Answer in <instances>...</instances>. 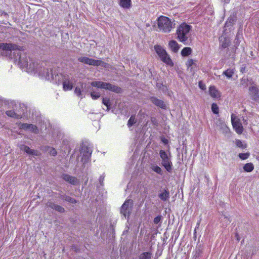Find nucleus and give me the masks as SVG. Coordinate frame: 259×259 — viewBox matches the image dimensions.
<instances>
[{
  "label": "nucleus",
  "mask_w": 259,
  "mask_h": 259,
  "mask_svg": "<svg viewBox=\"0 0 259 259\" xmlns=\"http://www.w3.org/2000/svg\"><path fill=\"white\" fill-rule=\"evenodd\" d=\"M0 52L3 56L14 59L20 67L29 73L38 74L41 78L57 82L59 81L60 76L54 75L52 68L43 67L41 65L32 62L30 59L29 64L26 54L16 45L7 43H0Z\"/></svg>",
  "instance_id": "nucleus-1"
},
{
  "label": "nucleus",
  "mask_w": 259,
  "mask_h": 259,
  "mask_svg": "<svg viewBox=\"0 0 259 259\" xmlns=\"http://www.w3.org/2000/svg\"><path fill=\"white\" fill-rule=\"evenodd\" d=\"M158 28L160 31L169 33L174 28V24L168 17L161 16L157 19Z\"/></svg>",
  "instance_id": "nucleus-2"
},
{
  "label": "nucleus",
  "mask_w": 259,
  "mask_h": 259,
  "mask_svg": "<svg viewBox=\"0 0 259 259\" xmlns=\"http://www.w3.org/2000/svg\"><path fill=\"white\" fill-rule=\"evenodd\" d=\"M191 26L186 23L181 24L177 30V38L181 41L186 45V42L190 35Z\"/></svg>",
  "instance_id": "nucleus-3"
},
{
  "label": "nucleus",
  "mask_w": 259,
  "mask_h": 259,
  "mask_svg": "<svg viewBox=\"0 0 259 259\" xmlns=\"http://www.w3.org/2000/svg\"><path fill=\"white\" fill-rule=\"evenodd\" d=\"M154 49L161 61L168 66H173L174 63L163 47L157 45L154 46Z\"/></svg>",
  "instance_id": "nucleus-4"
},
{
  "label": "nucleus",
  "mask_w": 259,
  "mask_h": 259,
  "mask_svg": "<svg viewBox=\"0 0 259 259\" xmlns=\"http://www.w3.org/2000/svg\"><path fill=\"white\" fill-rule=\"evenodd\" d=\"M91 85L95 88L107 90L110 91L118 93L120 89L111 83L100 81H95L91 83Z\"/></svg>",
  "instance_id": "nucleus-5"
},
{
  "label": "nucleus",
  "mask_w": 259,
  "mask_h": 259,
  "mask_svg": "<svg viewBox=\"0 0 259 259\" xmlns=\"http://www.w3.org/2000/svg\"><path fill=\"white\" fill-rule=\"evenodd\" d=\"M159 155L162 159V165L168 172L172 170V163L170 157L164 151L161 150L159 151Z\"/></svg>",
  "instance_id": "nucleus-6"
},
{
  "label": "nucleus",
  "mask_w": 259,
  "mask_h": 259,
  "mask_svg": "<svg viewBox=\"0 0 259 259\" xmlns=\"http://www.w3.org/2000/svg\"><path fill=\"white\" fill-rule=\"evenodd\" d=\"M78 61L81 63L93 66H101L107 67L108 64L101 60H95L87 57H81L78 58Z\"/></svg>",
  "instance_id": "nucleus-7"
},
{
  "label": "nucleus",
  "mask_w": 259,
  "mask_h": 259,
  "mask_svg": "<svg viewBox=\"0 0 259 259\" xmlns=\"http://www.w3.org/2000/svg\"><path fill=\"white\" fill-rule=\"evenodd\" d=\"M133 205V200L128 199L122 204L120 209V213L125 219H128L131 213Z\"/></svg>",
  "instance_id": "nucleus-8"
},
{
  "label": "nucleus",
  "mask_w": 259,
  "mask_h": 259,
  "mask_svg": "<svg viewBox=\"0 0 259 259\" xmlns=\"http://www.w3.org/2000/svg\"><path fill=\"white\" fill-rule=\"evenodd\" d=\"M231 122L234 130L238 134L243 132V128L239 119L234 114L231 115Z\"/></svg>",
  "instance_id": "nucleus-9"
},
{
  "label": "nucleus",
  "mask_w": 259,
  "mask_h": 259,
  "mask_svg": "<svg viewBox=\"0 0 259 259\" xmlns=\"http://www.w3.org/2000/svg\"><path fill=\"white\" fill-rule=\"evenodd\" d=\"M215 124L223 134L226 135L230 133V130L224 120L221 118H217L215 120Z\"/></svg>",
  "instance_id": "nucleus-10"
},
{
  "label": "nucleus",
  "mask_w": 259,
  "mask_h": 259,
  "mask_svg": "<svg viewBox=\"0 0 259 259\" xmlns=\"http://www.w3.org/2000/svg\"><path fill=\"white\" fill-rule=\"evenodd\" d=\"M73 81L72 77L64 76L63 80V89L65 91H69L72 89Z\"/></svg>",
  "instance_id": "nucleus-11"
},
{
  "label": "nucleus",
  "mask_w": 259,
  "mask_h": 259,
  "mask_svg": "<svg viewBox=\"0 0 259 259\" xmlns=\"http://www.w3.org/2000/svg\"><path fill=\"white\" fill-rule=\"evenodd\" d=\"M89 87H87V84L85 83H81V88L79 87H76L74 90L75 94L78 97L81 98H83L85 97L82 93L87 92L88 91H85L87 88H89Z\"/></svg>",
  "instance_id": "nucleus-12"
},
{
  "label": "nucleus",
  "mask_w": 259,
  "mask_h": 259,
  "mask_svg": "<svg viewBox=\"0 0 259 259\" xmlns=\"http://www.w3.org/2000/svg\"><path fill=\"white\" fill-rule=\"evenodd\" d=\"M19 148L21 149V150L24 151L29 155L34 156H37L39 155V153L37 151L32 150L27 146L21 145L19 146Z\"/></svg>",
  "instance_id": "nucleus-13"
},
{
  "label": "nucleus",
  "mask_w": 259,
  "mask_h": 259,
  "mask_svg": "<svg viewBox=\"0 0 259 259\" xmlns=\"http://www.w3.org/2000/svg\"><path fill=\"white\" fill-rule=\"evenodd\" d=\"M63 179L71 185H77L79 183L78 180L75 177L68 175L64 174Z\"/></svg>",
  "instance_id": "nucleus-14"
},
{
  "label": "nucleus",
  "mask_w": 259,
  "mask_h": 259,
  "mask_svg": "<svg viewBox=\"0 0 259 259\" xmlns=\"http://www.w3.org/2000/svg\"><path fill=\"white\" fill-rule=\"evenodd\" d=\"M249 92L253 100L259 102V96L258 95V90L257 88L255 86H252L249 88Z\"/></svg>",
  "instance_id": "nucleus-15"
},
{
  "label": "nucleus",
  "mask_w": 259,
  "mask_h": 259,
  "mask_svg": "<svg viewBox=\"0 0 259 259\" xmlns=\"http://www.w3.org/2000/svg\"><path fill=\"white\" fill-rule=\"evenodd\" d=\"M18 126L21 129L27 130L33 132H36L37 131V127L33 124L20 123Z\"/></svg>",
  "instance_id": "nucleus-16"
},
{
  "label": "nucleus",
  "mask_w": 259,
  "mask_h": 259,
  "mask_svg": "<svg viewBox=\"0 0 259 259\" xmlns=\"http://www.w3.org/2000/svg\"><path fill=\"white\" fill-rule=\"evenodd\" d=\"M209 94L213 98H219L221 97L220 92L214 86H210L209 88Z\"/></svg>",
  "instance_id": "nucleus-17"
},
{
  "label": "nucleus",
  "mask_w": 259,
  "mask_h": 259,
  "mask_svg": "<svg viewBox=\"0 0 259 259\" xmlns=\"http://www.w3.org/2000/svg\"><path fill=\"white\" fill-rule=\"evenodd\" d=\"M168 46L171 51H172L174 53H177L180 47L178 42L175 40H171L169 42Z\"/></svg>",
  "instance_id": "nucleus-18"
},
{
  "label": "nucleus",
  "mask_w": 259,
  "mask_h": 259,
  "mask_svg": "<svg viewBox=\"0 0 259 259\" xmlns=\"http://www.w3.org/2000/svg\"><path fill=\"white\" fill-rule=\"evenodd\" d=\"M152 102L157 106L160 107L161 108H165L166 105L164 103L157 98H153L151 99Z\"/></svg>",
  "instance_id": "nucleus-19"
},
{
  "label": "nucleus",
  "mask_w": 259,
  "mask_h": 259,
  "mask_svg": "<svg viewBox=\"0 0 259 259\" xmlns=\"http://www.w3.org/2000/svg\"><path fill=\"white\" fill-rule=\"evenodd\" d=\"M220 41L221 45L222 47L223 48H226L227 47H228L229 46L230 42V40L228 38H227L225 37H224L223 36H222L220 38Z\"/></svg>",
  "instance_id": "nucleus-20"
},
{
  "label": "nucleus",
  "mask_w": 259,
  "mask_h": 259,
  "mask_svg": "<svg viewBox=\"0 0 259 259\" xmlns=\"http://www.w3.org/2000/svg\"><path fill=\"white\" fill-rule=\"evenodd\" d=\"M169 197V192L166 190H163L159 194V197L163 201H166Z\"/></svg>",
  "instance_id": "nucleus-21"
},
{
  "label": "nucleus",
  "mask_w": 259,
  "mask_h": 259,
  "mask_svg": "<svg viewBox=\"0 0 259 259\" xmlns=\"http://www.w3.org/2000/svg\"><path fill=\"white\" fill-rule=\"evenodd\" d=\"M47 206L59 212H63L64 210V208L61 206L58 205L51 202L47 203Z\"/></svg>",
  "instance_id": "nucleus-22"
},
{
  "label": "nucleus",
  "mask_w": 259,
  "mask_h": 259,
  "mask_svg": "<svg viewBox=\"0 0 259 259\" xmlns=\"http://www.w3.org/2000/svg\"><path fill=\"white\" fill-rule=\"evenodd\" d=\"M119 5L125 9H128L131 7V0H120Z\"/></svg>",
  "instance_id": "nucleus-23"
},
{
  "label": "nucleus",
  "mask_w": 259,
  "mask_h": 259,
  "mask_svg": "<svg viewBox=\"0 0 259 259\" xmlns=\"http://www.w3.org/2000/svg\"><path fill=\"white\" fill-rule=\"evenodd\" d=\"M235 73L234 68H229L223 72V75H225L227 78H231Z\"/></svg>",
  "instance_id": "nucleus-24"
},
{
  "label": "nucleus",
  "mask_w": 259,
  "mask_h": 259,
  "mask_svg": "<svg viewBox=\"0 0 259 259\" xmlns=\"http://www.w3.org/2000/svg\"><path fill=\"white\" fill-rule=\"evenodd\" d=\"M192 53V49L189 47L184 48L181 51L182 56L186 57L190 55Z\"/></svg>",
  "instance_id": "nucleus-25"
},
{
  "label": "nucleus",
  "mask_w": 259,
  "mask_h": 259,
  "mask_svg": "<svg viewBox=\"0 0 259 259\" xmlns=\"http://www.w3.org/2000/svg\"><path fill=\"white\" fill-rule=\"evenodd\" d=\"M254 166L252 163H248L244 165L243 169L246 172H251L253 170Z\"/></svg>",
  "instance_id": "nucleus-26"
},
{
  "label": "nucleus",
  "mask_w": 259,
  "mask_h": 259,
  "mask_svg": "<svg viewBox=\"0 0 259 259\" xmlns=\"http://www.w3.org/2000/svg\"><path fill=\"white\" fill-rule=\"evenodd\" d=\"M101 96L100 92L92 90L91 92V96L93 100H96Z\"/></svg>",
  "instance_id": "nucleus-27"
},
{
  "label": "nucleus",
  "mask_w": 259,
  "mask_h": 259,
  "mask_svg": "<svg viewBox=\"0 0 259 259\" xmlns=\"http://www.w3.org/2000/svg\"><path fill=\"white\" fill-rule=\"evenodd\" d=\"M196 61L193 59H189L186 62V65L187 67L190 70L192 69V66L193 65H196Z\"/></svg>",
  "instance_id": "nucleus-28"
},
{
  "label": "nucleus",
  "mask_w": 259,
  "mask_h": 259,
  "mask_svg": "<svg viewBox=\"0 0 259 259\" xmlns=\"http://www.w3.org/2000/svg\"><path fill=\"white\" fill-rule=\"evenodd\" d=\"M151 168L155 172L160 175L162 174V170L159 166L154 164L151 165Z\"/></svg>",
  "instance_id": "nucleus-29"
},
{
  "label": "nucleus",
  "mask_w": 259,
  "mask_h": 259,
  "mask_svg": "<svg viewBox=\"0 0 259 259\" xmlns=\"http://www.w3.org/2000/svg\"><path fill=\"white\" fill-rule=\"evenodd\" d=\"M6 114L10 117L16 118H19L20 116L18 115L17 114L15 113L13 111H7L6 112Z\"/></svg>",
  "instance_id": "nucleus-30"
},
{
  "label": "nucleus",
  "mask_w": 259,
  "mask_h": 259,
  "mask_svg": "<svg viewBox=\"0 0 259 259\" xmlns=\"http://www.w3.org/2000/svg\"><path fill=\"white\" fill-rule=\"evenodd\" d=\"M151 256V254L149 252H146L140 255V259H150Z\"/></svg>",
  "instance_id": "nucleus-31"
},
{
  "label": "nucleus",
  "mask_w": 259,
  "mask_h": 259,
  "mask_svg": "<svg viewBox=\"0 0 259 259\" xmlns=\"http://www.w3.org/2000/svg\"><path fill=\"white\" fill-rule=\"evenodd\" d=\"M249 155L250 154L249 153L239 154V157L242 160H245L247 159Z\"/></svg>",
  "instance_id": "nucleus-32"
},
{
  "label": "nucleus",
  "mask_w": 259,
  "mask_h": 259,
  "mask_svg": "<svg viewBox=\"0 0 259 259\" xmlns=\"http://www.w3.org/2000/svg\"><path fill=\"white\" fill-rule=\"evenodd\" d=\"M62 199H64L66 201H68V202H70L72 203H76L75 200H74V199L71 198L69 196H63V197H62Z\"/></svg>",
  "instance_id": "nucleus-33"
},
{
  "label": "nucleus",
  "mask_w": 259,
  "mask_h": 259,
  "mask_svg": "<svg viewBox=\"0 0 259 259\" xmlns=\"http://www.w3.org/2000/svg\"><path fill=\"white\" fill-rule=\"evenodd\" d=\"M211 110L215 114H218L219 113V108L216 104L213 103L212 104Z\"/></svg>",
  "instance_id": "nucleus-34"
},
{
  "label": "nucleus",
  "mask_w": 259,
  "mask_h": 259,
  "mask_svg": "<svg viewBox=\"0 0 259 259\" xmlns=\"http://www.w3.org/2000/svg\"><path fill=\"white\" fill-rule=\"evenodd\" d=\"M136 122V120H135V116H132L130 119L128 120V123H127V125H128V126H132L134 123H135Z\"/></svg>",
  "instance_id": "nucleus-35"
},
{
  "label": "nucleus",
  "mask_w": 259,
  "mask_h": 259,
  "mask_svg": "<svg viewBox=\"0 0 259 259\" xmlns=\"http://www.w3.org/2000/svg\"><path fill=\"white\" fill-rule=\"evenodd\" d=\"M102 103L107 107V110H109L110 106L109 99L108 98H103Z\"/></svg>",
  "instance_id": "nucleus-36"
},
{
  "label": "nucleus",
  "mask_w": 259,
  "mask_h": 259,
  "mask_svg": "<svg viewBox=\"0 0 259 259\" xmlns=\"http://www.w3.org/2000/svg\"><path fill=\"white\" fill-rule=\"evenodd\" d=\"M48 151H49V153L52 156H55L57 154V152H56V150L53 148H50L48 149Z\"/></svg>",
  "instance_id": "nucleus-37"
},
{
  "label": "nucleus",
  "mask_w": 259,
  "mask_h": 259,
  "mask_svg": "<svg viewBox=\"0 0 259 259\" xmlns=\"http://www.w3.org/2000/svg\"><path fill=\"white\" fill-rule=\"evenodd\" d=\"M236 144L237 146H238L239 147H241V148L244 147L243 144L242 142V141L240 140H236Z\"/></svg>",
  "instance_id": "nucleus-38"
},
{
  "label": "nucleus",
  "mask_w": 259,
  "mask_h": 259,
  "mask_svg": "<svg viewBox=\"0 0 259 259\" xmlns=\"http://www.w3.org/2000/svg\"><path fill=\"white\" fill-rule=\"evenodd\" d=\"M199 87L202 90H205L206 89L205 85L201 81L199 82Z\"/></svg>",
  "instance_id": "nucleus-39"
},
{
  "label": "nucleus",
  "mask_w": 259,
  "mask_h": 259,
  "mask_svg": "<svg viewBox=\"0 0 259 259\" xmlns=\"http://www.w3.org/2000/svg\"><path fill=\"white\" fill-rule=\"evenodd\" d=\"M161 220V217L160 216H157L155 217L154 219V223L155 224H158Z\"/></svg>",
  "instance_id": "nucleus-40"
},
{
  "label": "nucleus",
  "mask_w": 259,
  "mask_h": 259,
  "mask_svg": "<svg viewBox=\"0 0 259 259\" xmlns=\"http://www.w3.org/2000/svg\"><path fill=\"white\" fill-rule=\"evenodd\" d=\"M229 23H231V22H228V21L226 23V26H227Z\"/></svg>",
  "instance_id": "nucleus-41"
},
{
  "label": "nucleus",
  "mask_w": 259,
  "mask_h": 259,
  "mask_svg": "<svg viewBox=\"0 0 259 259\" xmlns=\"http://www.w3.org/2000/svg\"><path fill=\"white\" fill-rule=\"evenodd\" d=\"M103 179H102V178H100V182H101V181H103Z\"/></svg>",
  "instance_id": "nucleus-42"
}]
</instances>
